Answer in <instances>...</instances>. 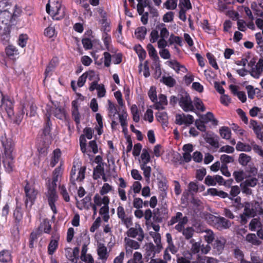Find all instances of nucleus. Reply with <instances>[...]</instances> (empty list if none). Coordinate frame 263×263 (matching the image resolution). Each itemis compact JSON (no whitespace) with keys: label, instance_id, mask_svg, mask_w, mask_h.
Segmentation results:
<instances>
[{"label":"nucleus","instance_id":"50","mask_svg":"<svg viewBox=\"0 0 263 263\" xmlns=\"http://www.w3.org/2000/svg\"><path fill=\"white\" fill-rule=\"evenodd\" d=\"M102 28L101 30L103 31V33H108L111 30L110 22L106 19H103L102 20Z\"/></svg>","mask_w":263,"mask_h":263},{"label":"nucleus","instance_id":"35","mask_svg":"<svg viewBox=\"0 0 263 263\" xmlns=\"http://www.w3.org/2000/svg\"><path fill=\"white\" fill-rule=\"evenodd\" d=\"M202 232L205 233L203 237L205 241L209 244L212 243L215 238V235L213 232L210 229H206L203 231Z\"/></svg>","mask_w":263,"mask_h":263},{"label":"nucleus","instance_id":"8","mask_svg":"<svg viewBox=\"0 0 263 263\" xmlns=\"http://www.w3.org/2000/svg\"><path fill=\"white\" fill-rule=\"evenodd\" d=\"M128 237L132 238H137L139 241H142L144 237V232L138 223L135 224V227L129 228L126 232Z\"/></svg>","mask_w":263,"mask_h":263},{"label":"nucleus","instance_id":"41","mask_svg":"<svg viewBox=\"0 0 263 263\" xmlns=\"http://www.w3.org/2000/svg\"><path fill=\"white\" fill-rule=\"evenodd\" d=\"M246 240L253 245L258 246L261 241L258 240L254 234H249L247 235Z\"/></svg>","mask_w":263,"mask_h":263},{"label":"nucleus","instance_id":"37","mask_svg":"<svg viewBox=\"0 0 263 263\" xmlns=\"http://www.w3.org/2000/svg\"><path fill=\"white\" fill-rule=\"evenodd\" d=\"M130 111L133 116V119L135 122H138L140 120L139 111L136 105L133 104L130 107Z\"/></svg>","mask_w":263,"mask_h":263},{"label":"nucleus","instance_id":"60","mask_svg":"<svg viewBox=\"0 0 263 263\" xmlns=\"http://www.w3.org/2000/svg\"><path fill=\"white\" fill-rule=\"evenodd\" d=\"M11 260L10 252L8 251H3L0 253V261L7 262Z\"/></svg>","mask_w":263,"mask_h":263},{"label":"nucleus","instance_id":"61","mask_svg":"<svg viewBox=\"0 0 263 263\" xmlns=\"http://www.w3.org/2000/svg\"><path fill=\"white\" fill-rule=\"evenodd\" d=\"M258 180L255 177L249 178L243 181V185L249 187H254L257 183Z\"/></svg>","mask_w":263,"mask_h":263},{"label":"nucleus","instance_id":"1","mask_svg":"<svg viewBox=\"0 0 263 263\" xmlns=\"http://www.w3.org/2000/svg\"><path fill=\"white\" fill-rule=\"evenodd\" d=\"M170 33L163 23L157 24L153 29L149 35V41L152 43L157 42L158 47L160 49L159 54L164 59H169L171 54L168 49H165L167 45L166 39L169 36Z\"/></svg>","mask_w":263,"mask_h":263},{"label":"nucleus","instance_id":"20","mask_svg":"<svg viewBox=\"0 0 263 263\" xmlns=\"http://www.w3.org/2000/svg\"><path fill=\"white\" fill-rule=\"evenodd\" d=\"M47 111L49 115L53 114L56 118L59 119H62L65 116V110L61 107H57L53 109L47 108Z\"/></svg>","mask_w":263,"mask_h":263},{"label":"nucleus","instance_id":"2","mask_svg":"<svg viewBox=\"0 0 263 263\" xmlns=\"http://www.w3.org/2000/svg\"><path fill=\"white\" fill-rule=\"evenodd\" d=\"M179 105L185 112H193L195 109L203 112L205 107L202 101L198 97L192 100L190 95L186 92L179 94Z\"/></svg>","mask_w":263,"mask_h":263},{"label":"nucleus","instance_id":"40","mask_svg":"<svg viewBox=\"0 0 263 263\" xmlns=\"http://www.w3.org/2000/svg\"><path fill=\"white\" fill-rule=\"evenodd\" d=\"M87 149V151H89L88 153H86L88 155H90L89 153L91 152H92L94 154H97L98 152V145L95 140L90 141L89 142Z\"/></svg>","mask_w":263,"mask_h":263},{"label":"nucleus","instance_id":"56","mask_svg":"<svg viewBox=\"0 0 263 263\" xmlns=\"http://www.w3.org/2000/svg\"><path fill=\"white\" fill-rule=\"evenodd\" d=\"M129 261L133 263H143L142 254L139 252H135L133 259Z\"/></svg>","mask_w":263,"mask_h":263},{"label":"nucleus","instance_id":"57","mask_svg":"<svg viewBox=\"0 0 263 263\" xmlns=\"http://www.w3.org/2000/svg\"><path fill=\"white\" fill-rule=\"evenodd\" d=\"M80 145L81 149L83 153H88L89 151H87L86 140L84 135H81L80 137Z\"/></svg>","mask_w":263,"mask_h":263},{"label":"nucleus","instance_id":"18","mask_svg":"<svg viewBox=\"0 0 263 263\" xmlns=\"http://www.w3.org/2000/svg\"><path fill=\"white\" fill-rule=\"evenodd\" d=\"M209 217L216 223L217 227L219 229H226L230 226V221L223 217H217L212 215H210Z\"/></svg>","mask_w":263,"mask_h":263},{"label":"nucleus","instance_id":"55","mask_svg":"<svg viewBox=\"0 0 263 263\" xmlns=\"http://www.w3.org/2000/svg\"><path fill=\"white\" fill-rule=\"evenodd\" d=\"M11 7L9 3L7 0H2L0 1V11L1 13L8 12V10Z\"/></svg>","mask_w":263,"mask_h":263},{"label":"nucleus","instance_id":"51","mask_svg":"<svg viewBox=\"0 0 263 263\" xmlns=\"http://www.w3.org/2000/svg\"><path fill=\"white\" fill-rule=\"evenodd\" d=\"M6 52L7 55L10 57L18 54L16 47L12 45H9L6 48Z\"/></svg>","mask_w":263,"mask_h":263},{"label":"nucleus","instance_id":"23","mask_svg":"<svg viewBox=\"0 0 263 263\" xmlns=\"http://www.w3.org/2000/svg\"><path fill=\"white\" fill-rule=\"evenodd\" d=\"M127 117L128 114L124 110H123L122 112L119 114V121L124 132L127 130Z\"/></svg>","mask_w":263,"mask_h":263},{"label":"nucleus","instance_id":"22","mask_svg":"<svg viewBox=\"0 0 263 263\" xmlns=\"http://www.w3.org/2000/svg\"><path fill=\"white\" fill-rule=\"evenodd\" d=\"M204 138L205 141L211 146L215 147H218L219 146L217 138L214 134L206 133L204 135Z\"/></svg>","mask_w":263,"mask_h":263},{"label":"nucleus","instance_id":"54","mask_svg":"<svg viewBox=\"0 0 263 263\" xmlns=\"http://www.w3.org/2000/svg\"><path fill=\"white\" fill-rule=\"evenodd\" d=\"M148 96L153 102H155L157 101V96L156 88L154 86H152L148 92Z\"/></svg>","mask_w":263,"mask_h":263},{"label":"nucleus","instance_id":"64","mask_svg":"<svg viewBox=\"0 0 263 263\" xmlns=\"http://www.w3.org/2000/svg\"><path fill=\"white\" fill-rule=\"evenodd\" d=\"M44 34L48 37H53L55 35V30L54 28L51 26L46 28L44 31Z\"/></svg>","mask_w":263,"mask_h":263},{"label":"nucleus","instance_id":"31","mask_svg":"<svg viewBox=\"0 0 263 263\" xmlns=\"http://www.w3.org/2000/svg\"><path fill=\"white\" fill-rule=\"evenodd\" d=\"M104 173V165H97L93 169V178L94 179L97 180L101 177Z\"/></svg>","mask_w":263,"mask_h":263},{"label":"nucleus","instance_id":"15","mask_svg":"<svg viewBox=\"0 0 263 263\" xmlns=\"http://www.w3.org/2000/svg\"><path fill=\"white\" fill-rule=\"evenodd\" d=\"M259 206L258 203H255L254 204L248 202L246 203L243 214L247 216L253 217L258 212L257 208Z\"/></svg>","mask_w":263,"mask_h":263},{"label":"nucleus","instance_id":"34","mask_svg":"<svg viewBox=\"0 0 263 263\" xmlns=\"http://www.w3.org/2000/svg\"><path fill=\"white\" fill-rule=\"evenodd\" d=\"M61 157V151L59 149H55L53 152V156H52L50 161V165L51 167H54L59 162Z\"/></svg>","mask_w":263,"mask_h":263},{"label":"nucleus","instance_id":"14","mask_svg":"<svg viewBox=\"0 0 263 263\" xmlns=\"http://www.w3.org/2000/svg\"><path fill=\"white\" fill-rule=\"evenodd\" d=\"M263 71V60L260 59L256 65L250 68L249 73L255 79H258Z\"/></svg>","mask_w":263,"mask_h":263},{"label":"nucleus","instance_id":"5","mask_svg":"<svg viewBox=\"0 0 263 263\" xmlns=\"http://www.w3.org/2000/svg\"><path fill=\"white\" fill-rule=\"evenodd\" d=\"M110 199L108 196H101L98 194L93 197V205L96 207H100L99 214L103 217L104 221L107 222L109 216V203Z\"/></svg>","mask_w":263,"mask_h":263},{"label":"nucleus","instance_id":"6","mask_svg":"<svg viewBox=\"0 0 263 263\" xmlns=\"http://www.w3.org/2000/svg\"><path fill=\"white\" fill-rule=\"evenodd\" d=\"M86 167L81 166L78 163L73 165L71 171V181L74 183L76 181H81L85 178Z\"/></svg>","mask_w":263,"mask_h":263},{"label":"nucleus","instance_id":"33","mask_svg":"<svg viewBox=\"0 0 263 263\" xmlns=\"http://www.w3.org/2000/svg\"><path fill=\"white\" fill-rule=\"evenodd\" d=\"M156 117L158 122L163 125H166L168 121L167 114L165 111L158 112L156 115Z\"/></svg>","mask_w":263,"mask_h":263},{"label":"nucleus","instance_id":"46","mask_svg":"<svg viewBox=\"0 0 263 263\" xmlns=\"http://www.w3.org/2000/svg\"><path fill=\"white\" fill-rule=\"evenodd\" d=\"M86 76V79H88L89 81H97V82L99 80V76L93 70H89L84 73Z\"/></svg>","mask_w":263,"mask_h":263},{"label":"nucleus","instance_id":"9","mask_svg":"<svg viewBox=\"0 0 263 263\" xmlns=\"http://www.w3.org/2000/svg\"><path fill=\"white\" fill-rule=\"evenodd\" d=\"M117 214L118 217L121 220L122 223L124 224L126 228H129L132 225V218L126 215L123 205H119L117 209Z\"/></svg>","mask_w":263,"mask_h":263},{"label":"nucleus","instance_id":"19","mask_svg":"<svg viewBox=\"0 0 263 263\" xmlns=\"http://www.w3.org/2000/svg\"><path fill=\"white\" fill-rule=\"evenodd\" d=\"M168 65L170 67L173 68L177 73H185L187 72V69L185 67L180 64L176 60H172L168 61Z\"/></svg>","mask_w":263,"mask_h":263},{"label":"nucleus","instance_id":"45","mask_svg":"<svg viewBox=\"0 0 263 263\" xmlns=\"http://www.w3.org/2000/svg\"><path fill=\"white\" fill-rule=\"evenodd\" d=\"M233 175L237 182H240L246 177V174L242 170L235 171Z\"/></svg>","mask_w":263,"mask_h":263},{"label":"nucleus","instance_id":"30","mask_svg":"<svg viewBox=\"0 0 263 263\" xmlns=\"http://www.w3.org/2000/svg\"><path fill=\"white\" fill-rule=\"evenodd\" d=\"M51 229V225L49 224L48 220L44 219L41 222L39 228V230L41 232H44L46 233H49Z\"/></svg>","mask_w":263,"mask_h":263},{"label":"nucleus","instance_id":"38","mask_svg":"<svg viewBox=\"0 0 263 263\" xmlns=\"http://www.w3.org/2000/svg\"><path fill=\"white\" fill-rule=\"evenodd\" d=\"M188 219L186 216H183L179 221L178 223L175 226V229L178 232H181L184 228L185 225L187 223Z\"/></svg>","mask_w":263,"mask_h":263},{"label":"nucleus","instance_id":"48","mask_svg":"<svg viewBox=\"0 0 263 263\" xmlns=\"http://www.w3.org/2000/svg\"><path fill=\"white\" fill-rule=\"evenodd\" d=\"M181 232L185 239H189L193 237L194 233V230L192 227H187L186 228L183 229Z\"/></svg>","mask_w":263,"mask_h":263},{"label":"nucleus","instance_id":"63","mask_svg":"<svg viewBox=\"0 0 263 263\" xmlns=\"http://www.w3.org/2000/svg\"><path fill=\"white\" fill-rule=\"evenodd\" d=\"M220 161L223 164L226 165L227 163H232L234 162V159L232 156H229L226 154L222 155L220 156Z\"/></svg>","mask_w":263,"mask_h":263},{"label":"nucleus","instance_id":"3","mask_svg":"<svg viewBox=\"0 0 263 263\" xmlns=\"http://www.w3.org/2000/svg\"><path fill=\"white\" fill-rule=\"evenodd\" d=\"M11 18L12 14L9 12L0 13V40L4 43L9 39Z\"/></svg>","mask_w":263,"mask_h":263},{"label":"nucleus","instance_id":"32","mask_svg":"<svg viewBox=\"0 0 263 263\" xmlns=\"http://www.w3.org/2000/svg\"><path fill=\"white\" fill-rule=\"evenodd\" d=\"M251 160V156L245 153H241L239 154L238 158L239 163L242 166L247 165Z\"/></svg>","mask_w":263,"mask_h":263},{"label":"nucleus","instance_id":"53","mask_svg":"<svg viewBox=\"0 0 263 263\" xmlns=\"http://www.w3.org/2000/svg\"><path fill=\"white\" fill-rule=\"evenodd\" d=\"M113 189L114 188L111 185L107 183H105L101 187L100 193L101 195H104L111 192Z\"/></svg>","mask_w":263,"mask_h":263},{"label":"nucleus","instance_id":"43","mask_svg":"<svg viewBox=\"0 0 263 263\" xmlns=\"http://www.w3.org/2000/svg\"><path fill=\"white\" fill-rule=\"evenodd\" d=\"M135 50L137 53L140 61H143L146 57V51L140 45H137L135 47Z\"/></svg>","mask_w":263,"mask_h":263},{"label":"nucleus","instance_id":"29","mask_svg":"<svg viewBox=\"0 0 263 263\" xmlns=\"http://www.w3.org/2000/svg\"><path fill=\"white\" fill-rule=\"evenodd\" d=\"M147 50L149 57L154 61H157L159 60L157 51L152 44H148L147 45Z\"/></svg>","mask_w":263,"mask_h":263},{"label":"nucleus","instance_id":"28","mask_svg":"<svg viewBox=\"0 0 263 263\" xmlns=\"http://www.w3.org/2000/svg\"><path fill=\"white\" fill-rule=\"evenodd\" d=\"M147 29L145 27H138L135 31V35L137 39L140 40H143L146 34Z\"/></svg>","mask_w":263,"mask_h":263},{"label":"nucleus","instance_id":"25","mask_svg":"<svg viewBox=\"0 0 263 263\" xmlns=\"http://www.w3.org/2000/svg\"><path fill=\"white\" fill-rule=\"evenodd\" d=\"M150 160L151 157L147 150L143 149L141 155L140 159L139 160V165H147V164L150 162Z\"/></svg>","mask_w":263,"mask_h":263},{"label":"nucleus","instance_id":"10","mask_svg":"<svg viewBox=\"0 0 263 263\" xmlns=\"http://www.w3.org/2000/svg\"><path fill=\"white\" fill-rule=\"evenodd\" d=\"M194 119L193 116L191 115L177 114L175 116L176 124L181 125H185L188 126L194 122Z\"/></svg>","mask_w":263,"mask_h":263},{"label":"nucleus","instance_id":"42","mask_svg":"<svg viewBox=\"0 0 263 263\" xmlns=\"http://www.w3.org/2000/svg\"><path fill=\"white\" fill-rule=\"evenodd\" d=\"M220 134L222 138L229 139L231 138V132L229 127L224 126L220 129Z\"/></svg>","mask_w":263,"mask_h":263},{"label":"nucleus","instance_id":"11","mask_svg":"<svg viewBox=\"0 0 263 263\" xmlns=\"http://www.w3.org/2000/svg\"><path fill=\"white\" fill-rule=\"evenodd\" d=\"M25 191L26 194V204L31 206L36 198L37 194V191L35 190L32 186L27 184L25 187Z\"/></svg>","mask_w":263,"mask_h":263},{"label":"nucleus","instance_id":"36","mask_svg":"<svg viewBox=\"0 0 263 263\" xmlns=\"http://www.w3.org/2000/svg\"><path fill=\"white\" fill-rule=\"evenodd\" d=\"M107 102L108 105V115L110 118H114L117 114V109L116 106L115 104L110 100H108Z\"/></svg>","mask_w":263,"mask_h":263},{"label":"nucleus","instance_id":"16","mask_svg":"<svg viewBox=\"0 0 263 263\" xmlns=\"http://www.w3.org/2000/svg\"><path fill=\"white\" fill-rule=\"evenodd\" d=\"M79 102V100L77 99L72 101L71 102L72 117L77 124H79L80 123V115L79 111L80 104Z\"/></svg>","mask_w":263,"mask_h":263},{"label":"nucleus","instance_id":"59","mask_svg":"<svg viewBox=\"0 0 263 263\" xmlns=\"http://www.w3.org/2000/svg\"><path fill=\"white\" fill-rule=\"evenodd\" d=\"M260 7L259 8L255 3L252 4L251 6V8L255 11V15L260 17V18H263V7L261 6H260Z\"/></svg>","mask_w":263,"mask_h":263},{"label":"nucleus","instance_id":"17","mask_svg":"<svg viewBox=\"0 0 263 263\" xmlns=\"http://www.w3.org/2000/svg\"><path fill=\"white\" fill-rule=\"evenodd\" d=\"M124 242L126 253L127 254H131L133 249H138L140 246L137 241L127 237L124 238Z\"/></svg>","mask_w":263,"mask_h":263},{"label":"nucleus","instance_id":"27","mask_svg":"<svg viewBox=\"0 0 263 263\" xmlns=\"http://www.w3.org/2000/svg\"><path fill=\"white\" fill-rule=\"evenodd\" d=\"M201 119L205 123L211 122L213 125H217L218 121L215 118L213 114L211 112H208L205 115L201 117Z\"/></svg>","mask_w":263,"mask_h":263},{"label":"nucleus","instance_id":"52","mask_svg":"<svg viewBox=\"0 0 263 263\" xmlns=\"http://www.w3.org/2000/svg\"><path fill=\"white\" fill-rule=\"evenodd\" d=\"M179 7L180 9L187 10L192 8L190 0H179Z\"/></svg>","mask_w":263,"mask_h":263},{"label":"nucleus","instance_id":"39","mask_svg":"<svg viewBox=\"0 0 263 263\" xmlns=\"http://www.w3.org/2000/svg\"><path fill=\"white\" fill-rule=\"evenodd\" d=\"M236 149L238 151L249 152L251 151V144L249 145L238 142L236 144Z\"/></svg>","mask_w":263,"mask_h":263},{"label":"nucleus","instance_id":"62","mask_svg":"<svg viewBox=\"0 0 263 263\" xmlns=\"http://www.w3.org/2000/svg\"><path fill=\"white\" fill-rule=\"evenodd\" d=\"M177 0H167L164 3V5L166 9L174 10L177 7Z\"/></svg>","mask_w":263,"mask_h":263},{"label":"nucleus","instance_id":"47","mask_svg":"<svg viewBox=\"0 0 263 263\" xmlns=\"http://www.w3.org/2000/svg\"><path fill=\"white\" fill-rule=\"evenodd\" d=\"M155 247L152 243H149L145 245L146 255L151 257H154L155 251Z\"/></svg>","mask_w":263,"mask_h":263},{"label":"nucleus","instance_id":"21","mask_svg":"<svg viewBox=\"0 0 263 263\" xmlns=\"http://www.w3.org/2000/svg\"><path fill=\"white\" fill-rule=\"evenodd\" d=\"M155 104L154 105V107L155 109L159 110V109H164L165 107L167 104V100L166 96L164 95H160L159 96V101L155 102Z\"/></svg>","mask_w":263,"mask_h":263},{"label":"nucleus","instance_id":"24","mask_svg":"<svg viewBox=\"0 0 263 263\" xmlns=\"http://www.w3.org/2000/svg\"><path fill=\"white\" fill-rule=\"evenodd\" d=\"M0 106H3L8 112L12 108V102L7 97H4L2 95V98H0Z\"/></svg>","mask_w":263,"mask_h":263},{"label":"nucleus","instance_id":"13","mask_svg":"<svg viewBox=\"0 0 263 263\" xmlns=\"http://www.w3.org/2000/svg\"><path fill=\"white\" fill-rule=\"evenodd\" d=\"M97 251L99 258L101 259L103 262H105L109 255V251H108L107 247L104 243L99 242L97 245Z\"/></svg>","mask_w":263,"mask_h":263},{"label":"nucleus","instance_id":"49","mask_svg":"<svg viewBox=\"0 0 263 263\" xmlns=\"http://www.w3.org/2000/svg\"><path fill=\"white\" fill-rule=\"evenodd\" d=\"M58 246V240L55 239H52L50 241L48 247V253L50 255L52 254L54 251L57 250Z\"/></svg>","mask_w":263,"mask_h":263},{"label":"nucleus","instance_id":"7","mask_svg":"<svg viewBox=\"0 0 263 263\" xmlns=\"http://www.w3.org/2000/svg\"><path fill=\"white\" fill-rule=\"evenodd\" d=\"M46 196L51 210L54 214L57 213L56 203L58 200V196L55 191V188L48 186Z\"/></svg>","mask_w":263,"mask_h":263},{"label":"nucleus","instance_id":"44","mask_svg":"<svg viewBox=\"0 0 263 263\" xmlns=\"http://www.w3.org/2000/svg\"><path fill=\"white\" fill-rule=\"evenodd\" d=\"M141 170L143 171V175L147 181L149 180L152 168L147 165H140Z\"/></svg>","mask_w":263,"mask_h":263},{"label":"nucleus","instance_id":"4","mask_svg":"<svg viewBox=\"0 0 263 263\" xmlns=\"http://www.w3.org/2000/svg\"><path fill=\"white\" fill-rule=\"evenodd\" d=\"M62 0H49L46 11L54 20L62 19L65 14V8L61 4Z\"/></svg>","mask_w":263,"mask_h":263},{"label":"nucleus","instance_id":"58","mask_svg":"<svg viewBox=\"0 0 263 263\" xmlns=\"http://www.w3.org/2000/svg\"><path fill=\"white\" fill-rule=\"evenodd\" d=\"M253 149L255 153L263 158V149L260 146L256 144L254 142H251V149Z\"/></svg>","mask_w":263,"mask_h":263},{"label":"nucleus","instance_id":"12","mask_svg":"<svg viewBox=\"0 0 263 263\" xmlns=\"http://www.w3.org/2000/svg\"><path fill=\"white\" fill-rule=\"evenodd\" d=\"M95 89L97 90L98 98H101L105 96L106 91L103 84H99L97 81L92 82L90 84L89 90L90 91H93Z\"/></svg>","mask_w":263,"mask_h":263},{"label":"nucleus","instance_id":"26","mask_svg":"<svg viewBox=\"0 0 263 263\" xmlns=\"http://www.w3.org/2000/svg\"><path fill=\"white\" fill-rule=\"evenodd\" d=\"M250 125L254 132L257 135L259 138H261L260 136H261V131L263 128V125L258 123L256 121L251 120Z\"/></svg>","mask_w":263,"mask_h":263}]
</instances>
